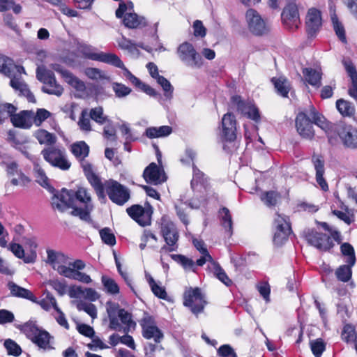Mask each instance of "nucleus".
<instances>
[{"mask_svg":"<svg viewBox=\"0 0 357 357\" xmlns=\"http://www.w3.org/2000/svg\"><path fill=\"white\" fill-rule=\"evenodd\" d=\"M128 215L142 227L149 226L152 222L153 206L146 202L144 206L133 204L126 208Z\"/></svg>","mask_w":357,"mask_h":357,"instance_id":"7","label":"nucleus"},{"mask_svg":"<svg viewBox=\"0 0 357 357\" xmlns=\"http://www.w3.org/2000/svg\"><path fill=\"white\" fill-rule=\"evenodd\" d=\"M103 136L105 139L112 142L117 140L116 128L110 119L109 122H106V125L103 128Z\"/></svg>","mask_w":357,"mask_h":357,"instance_id":"57","label":"nucleus"},{"mask_svg":"<svg viewBox=\"0 0 357 357\" xmlns=\"http://www.w3.org/2000/svg\"><path fill=\"white\" fill-rule=\"evenodd\" d=\"M19 328L31 340L36 338V335L40 331L35 323L32 321L26 322L20 326Z\"/></svg>","mask_w":357,"mask_h":357,"instance_id":"50","label":"nucleus"},{"mask_svg":"<svg viewBox=\"0 0 357 357\" xmlns=\"http://www.w3.org/2000/svg\"><path fill=\"white\" fill-rule=\"evenodd\" d=\"M177 54L179 59L188 66L200 67L202 65V57L188 42H184L178 46Z\"/></svg>","mask_w":357,"mask_h":357,"instance_id":"13","label":"nucleus"},{"mask_svg":"<svg viewBox=\"0 0 357 357\" xmlns=\"http://www.w3.org/2000/svg\"><path fill=\"white\" fill-rule=\"evenodd\" d=\"M321 12L318 9L312 8L308 10L306 15L305 26L306 31L309 36L314 37L317 35L321 27Z\"/></svg>","mask_w":357,"mask_h":357,"instance_id":"18","label":"nucleus"},{"mask_svg":"<svg viewBox=\"0 0 357 357\" xmlns=\"http://www.w3.org/2000/svg\"><path fill=\"white\" fill-rule=\"evenodd\" d=\"M100 235L102 241L109 245H114L116 243V238L114 234L112 233L109 228L105 227L100 231Z\"/></svg>","mask_w":357,"mask_h":357,"instance_id":"62","label":"nucleus"},{"mask_svg":"<svg viewBox=\"0 0 357 357\" xmlns=\"http://www.w3.org/2000/svg\"><path fill=\"white\" fill-rule=\"evenodd\" d=\"M193 158H189L190 159L189 161L186 159L182 158L181 161L183 163H192V178L190 182V185L192 189H195L199 185L203 186L204 188H206L209 186L208 178L206 176L204 172H202L195 165L194 162Z\"/></svg>","mask_w":357,"mask_h":357,"instance_id":"21","label":"nucleus"},{"mask_svg":"<svg viewBox=\"0 0 357 357\" xmlns=\"http://www.w3.org/2000/svg\"><path fill=\"white\" fill-rule=\"evenodd\" d=\"M305 238L310 244L321 251H329L334 246V243L328 235L314 229L308 230Z\"/></svg>","mask_w":357,"mask_h":357,"instance_id":"15","label":"nucleus"},{"mask_svg":"<svg viewBox=\"0 0 357 357\" xmlns=\"http://www.w3.org/2000/svg\"><path fill=\"white\" fill-rule=\"evenodd\" d=\"M33 112L23 110L18 114L13 113L10 121L16 128L29 129L33 125Z\"/></svg>","mask_w":357,"mask_h":357,"instance_id":"20","label":"nucleus"},{"mask_svg":"<svg viewBox=\"0 0 357 357\" xmlns=\"http://www.w3.org/2000/svg\"><path fill=\"white\" fill-rule=\"evenodd\" d=\"M334 126L331 130L328 138L333 137L334 132H337L343 144L350 149H356L357 147V129L351 125L337 126L332 123Z\"/></svg>","mask_w":357,"mask_h":357,"instance_id":"9","label":"nucleus"},{"mask_svg":"<svg viewBox=\"0 0 357 357\" xmlns=\"http://www.w3.org/2000/svg\"><path fill=\"white\" fill-rule=\"evenodd\" d=\"M296 128L299 135L305 139H312L315 132L313 124L321 128L327 136H330L333 128L332 123L319 112L314 105H311L309 109L297 114L295 119Z\"/></svg>","mask_w":357,"mask_h":357,"instance_id":"3","label":"nucleus"},{"mask_svg":"<svg viewBox=\"0 0 357 357\" xmlns=\"http://www.w3.org/2000/svg\"><path fill=\"white\" fill-rule=\"evenodd\" d=\"M52 303H53V308L56 312L57 314L54 316L57 323L65 328L66 329H69V324L68 323V321L65 317V314L61 310V309L59 307L56 300L54 297H50Z\"/></svg>","mask_w":357,"mask_h":357,"instance_id":"52","label":"nucleus"},{"mask_svg":"<svg viewBox=\"0 0 357 357\" xmlns=\"http://www.w3.org/2000/svg\"><path fill=\"white\" fill-rule=\"evenodd\" d=\"M106 310L109 321V328L111 330L123 333L121 343L135 350L136 344L134 339L128 335V333L135 331L137 326L132 314L125 309L121 308L119 303L112 301L107 302Z\"/></svg>","mask_w":357,"mask_h":357,"instance_id":"2","label":"nucleus"},{"mask_svg":"<svg viewBox=\"0 0 357 357\" xmlns=\"http://www.w3.org/2000/svg\"><path fill=\"white\" fill-rule=\"evenodd\" d=\"M333 29L335 32L339 40L343 43H347V40L346 37L345 29L343 24L339 21L337 17L334 15L331 17Z\"/></svg>","mask_w":357,"mask_h":357,"instance_id":"47","label":"nucleus"},{"mask_svg":"<svg viewBox=\"0 0 357 357\" xmlns=\"http://www.w3.org/2000/svg\"><path fill=\"white\" fill-rule=\"evenodd\" d=\"M211 268L213 275L223 284L227 287H229L232 284L231 280L227 276L224 269L218 263L213 261Z\"/></svg>","mask_w":357,"mask_h":357,"instance_id":"37","label":"nucleus"},{"mask_svg":"<svg viewBox=\"0 0 357 357\" xmlns=\"http://www.w3.org/2000/svg\"><path fill=\"white\" fill-rule=\"evenodd\" d=\"M8 354L15 356H19L22 353L20 347L13 340L8 339L4 342Z\"/></svg>","mask_w":357,"mask_h":357,"instance_id":"61","label":"nucleus"},{"mask_svg":"<svg viewBox=\"0 0 357 357\" xmlns=\"http://www.w3.org/2000/svg\"><path fill=\"white\" fill-rule=\"evenodd\" d=\"M354 265H351L349 263H347V264L342 265L339 266L335 271V275L338 280L347 282L351 278L352 275V270L351 268Z\"/></svg>","mask_w":357,"mask_h":357,"instance_id":"38","label":"nucleus"},{"mask_svg":"<svg viewBox=\"0 0 357 357\" xmlns=\"http://www.w3.org/2000/svg\"><path fill=\"white\" fill-rule=\"evenodd\" d=\"M101 280L106 291L108 294L116 295L119 293V287L114 279L107 275H102Z\"/></svg>","mask_w":357,"mask_h":357,"instance_id":"48","label":"nucleus"},{"mask_svg":"<svg viewBox=\"0 0 357 357\" xmlns=\"http://www.w3.org/2000/svg\"><path fill=\"white\" fill-rule=\"evenodd\" d=\"M6 248H8L16 257L22 259L25 263H33L36 259V251H30L29 253L25 254L22 246L18 243H12L8 245Z\"/></svg>","mask_w":357,"mask_h":357,"instance_id":"25","label":"nucleus"},{"mask_svg":"<svg viewBox=\"0 0 357 357\" xmlns=\"http://www.w3.org/2000/svg\"><path fill=\"white\" fill-rule=\"evenodd\" d=\"M303 74L306 81L312 86L319 88L321 85V75L319 72L312 68H305Z\"/></svg>","mask_w":357,"mask_h":357,"instance_id":"33","label":"nucleus"},{"mask_svg":"<svg viewBox=\"0 0 357 357\" xmlns=\"http://www.w3.org/2000/svg\"><path fill=\"white\" fill-rule=\"evenodd\" d=\"M206 302L199 288H190L184 293L185 306L188 307L192 313L199 314L204 308Z\"/></svg>","mask_w":357,"mask_h":357,"instance_id":"11","label":"nucleus"},{"mask_svg":"<svg viewBox=\"0 0 357 357\" xmlns=\"http://www.w3.org/2000/svg\"><path fill=\"white\" fill-rule=\"evenodd\" d=\"M312 163L314 165V169L316 171V181L324 191L328 190V185L324 178V174L325 173V162L324 160L320 158H316L312 160Z\"/></svg>","mask_w":357,"mask_h":357,"instance_id":"26","label":"nucleus"},{"mask_svg":"<svg viewBox=\"0 0 357 357\" xmlns=\"http://www.w3.org/2000/svg\"><path fill=\"white\" fill-rule=\"evenodd\" d=\"M87 180L90 183V184L94 188L97 196L99 199H105V183L103 184L101 181V179L98 176H97L95 173L88 176L86 177Z\"/></svg>","mask_w":357,"mask_h":357,"instance_id":"34","label":"nucleus"},{"mask_svg":"<svg viewBox=\"0 0 357 357\" xmlns=\"http://www.w3.org/2000/svg\"><path fill=\"white\" fill-rule=\"evenodd\" d=\"M271 82L273 84L278 95L284 98H287L288 96V93L290 90V84L287 79L284 77H280L278 78L273 77L271 79Z\"/></svg>","mask_w":357,"mask_h":357,"instance_id":"32","label":"nucleus"},{"mask_svg":"<svg viewBox=\"0 0 357 357\" xmlns=\"http://www.w3.org/2000/svg\"><path fill=\"white\" fill-rule=\"evenodd\" d=\"M47 257L46 262L56 271L57 267L61 266L60 264L66 263L67 260V258L63 253L52 249H47Z\"/></svg>","mask_w":357,"mask_h":357,"instance_id":"31","label":"nucleus"},{"mask_svg":"<svg viewBox=\"0 0 357 357\" xmlns=\"http://www.w3.org/2000/svg\"><path fill=\"white\" fill-rule=\"evenodd\" d=\"M70 150L74 156H88L89 146L84 141H79L72 144Z\"/></svg>","mask_w":357,"mask_h":357,"instance_id":"40","label":"nucleus"},{"mask_svg":"<svg viewBox=\"0 0 357 357\" xmlns=\"http://www.w3.org/2000/svg\"><path fill=\"white\" fill-rule=\"evenodd\" d=\"M220 214L222 220V225L227 232L228 236H231L233 233V223L229 210L226 207H223L220 211Z\"/></svg>","mask_w":357,"mask_h":357,"instance_id":"39","label":"nucleus"},{"mask_svg":"<svg viewBox=\"0 0 357 357\" xmlns=\"http://www.w3.org/2000/svg\"><path fill=\"white\" fill-rule=\"evenodd\" d=\"M122 136L124 137L125 142L123 143V149L128 152L131 151V142H135L138 139L131 130L130 125L127 122H123L121 124L118 126Z\"/></svg>","mask_w":357,"mask_h":357,"instance_id":"30","label":"nucleus"},{"mask_svg":"<svg viewBox=\"0 0 357 357\" xmlns=\"http://www.w3.org/2000/svg\"><path fill=\"white\" fill-rule=\"evenodd\" d=\"M172 132V128L169 126H151L145 130L144 135L149 139L162 138L169 136Z\"/></svg>","mask_w":357,"mask_h":357,"instance_id":"29","label":"nucleus"},{"mask_svg":"<svg viewBox=\"0 0 357 357\" xmlns=\"http://www.w3.org/2000/svg\"><path fill=\"white\" fill-rule=\"evenodd\" d=\"M342 255L346 257L345 262L355 265L356 258L354 247L349 243H343L340 246Z\"/></svg>","mask_w":357,"mask_h":357,"instance_id":"42","label":"nucleus"},{"mask_svg":"<svg viewBox=\"0 0 357 357\" xmlns=\"http://www.w3.org/2000/svg\"><path fill=\"white\" fill-rule=\"evenodd\" d=\"M64 77L66 82L78 91H84L86 86L84 82L73 75L70 72H64Z\"/></svg>","mask_w":357,"mask_h":357,"instance_id":"49","label":"nucleus"},{"mask_svg":"<svg viewBox=\"0 0 357 357\" xmlns=\"http://www.w3.org/2000/svg\"><path fill=\"white\" fill-rule=\"evenodd\" d=\"M341 208L345 211L339 210H333L332 213L334 215L337 216L340 220L344 221L346 224L350 225L354 221V215L349 214L348 207L342 204Z\"/></svg>","mask_w":357,"mask_h":357,"instance_id":"51","label":"nucleus"},{"mask_svg":"<svg viewBox=\"0 0 357 357\" xmlns=\"http://www.w3.org/2000/svg\"><path fill=\"white\" fill-rule=\"evenodd\" d=\"M13 71L24 72V67L15 65L10 58L0 55V72L10 77L13 76Z\"/></svg>","mask_w":357,"mask_h":357,"instance_id":"27","label":"nucleus"},{"mask_svg":"<svg viewBox=\"0 0 357 357\" xmlns=\"http://www.w3.org/2000/svg\"><path fill=\"white\" fill-rule=\"evenodd\" d=\"M90 118L100 125H103L109 122L108 116L104 114L102 107L92 108L89 112Z\"/></svg>","mask_w":357,"mask_h":357,"instance_id":"45","label":"nucleus"},{"mask_svg":"<svg viewBox=\"0 0 357 357\" xmlns=\"http://www.w3.org/2000/svg\"><path fill=\"white\" fill-rule=\"evenodd\" d=\"M245 18L249 31L255 36H263L268 32V27L259 13L254 9H248Z\"/></svg>","mask_w":357,"mask_h":357,"instance_id":"14","label":"nucleus"},{"mask_svg":"<svg viewBox=\"0 0 357 357\" xmlns=\"http://www.w3.org/2000/svg\"><path fill=\"white\" fill-rule=\"evenodd\" d=\"M50 334L45 331L40 330L36 335V338H33L31 341L40 348L48 349L52 348L50 345Z\"/></svg>","mask_w":357,"mask_h":357,"instance_id":"41","label":"nucleus"},{"mask_svg":"<svg viewBox=\"0 0 357 357\" xmlns=\"http://www.w3.org/2000/svg\"><path fill=\"white\" fill-rule=\"evenodd\" d=\"M275 231L273 236V243L277 246L283 245L288 239L291 233L289 218L277 213L274 219Z\"/></svg>","mask_w":357,"mask_h":357,"instance_id":"10","label":"nucleus"},{"mask_svg":"<svg viewBox=\"0 0 357 357\" xmlns=\"http://www.w3.org/2000/svg\"><path fill=\"white\" fill-rule=\"evenodd\" d=\"M112 89L116 96L118 98H123L130 94L132 91L130 88L118 82H114L112 84Z\"/></svg>","mask_w":357,"mask_h":357,"instance_id":"60","label":"nucleus"},{"mask_svg":"<svg viewBox=\"0 0 357 357\" xmlns=\"http://www.w3.org/2000/svg\"><path fill=\"white\" fill-rule=\"evenodd\" d=\"M336 107L339 112L344 116H352L355 114V107L349 101L339 99L336 101Z\"/></svg>","mask_w":357,"mask_h":357,"instance_id":"36","label":"nucleus"},{"mask_svg":"<svg viewBox=\"0 0 357 357\" xmlns=\"http://www.w3.org/2000/svg\"><path fill=\"white\" fill-rule=\"evenodd\" d=\"M280 198V194L277 191H266L261 195V199L267 206H274Z\"/></svg>","mask_w":357,"mask_h":357,"instance_id":"44","label":"nucleus"},{"mask_svg":"<svg viewBox=\"0 0 357 357\" xmlns=\"http://www.w3.org/2000/svg\"><path fill=\"white\" fill-rule=\"evenodd\" d=\"M171 258L179 263L184 269L196 272L195 263L192 259L182 255H171Z\"/></svg>","mask_w":357,"mask_h":357,"instance_id":"43","label":"nucleus"},{"mask_svg":"<svg viewBox=\"0 0 357 357\" xmlns=\"http://www.w3.org/2000/svg\"><path fill=\"white\" fill-rule=\"evenodd\" d=\"M8 287L12 296L26 298L32 302H37V298L31 291L17 285L13 282H9Z\"/></svg>","mask_w":357,"mask_h":357,"instance_id":"28","label":"nucleus"},{"mask_svg":"<svg viewBox=\"0 0 357 357\" xmlns=\"http://www.w3.org/2000/svg\"><path fill=\"white\" fill-rule=\"evenodd\" d=\"M86 57L93 60L102 62L116 68H124V64L121 59L115 54L100 52H90L86 54Z\"/></svg>","mask_w":357,"mask_h":357,"instance_id":"19","label":"nucleus"},{"mask_svg":"<svg viewBox=\"0 0 357 357\" xmlns=\"http://www.w3.org/2000/svg\"><path fill=\"white\" fill-rule=\"evenodd\" d=\"M51 113L45 109H38L36 114H33V122L36 126H40L43 121L51 116Z\"/></svg>","mask_w":357,"mask_h":357,"instance_id":"59","label":"nucleus"},{"mask_svg":"<svg viewBox=\"0 0 357 357\" xmlns=\"http://www.w3.org/2000/svg\"><path fill=\"white\" fill-rule=\"evenodd\" d=\"M342 63L351 79L357 77V70L350 58L344 57L342 60Z\"/></svg>","mask_w":357,"mask_h":357,"instance_id":"63","label":"nucleus"},{"mask_svg":"<svg viewBox=\"0 0 357 357\" xmlns=\"http://www.w3.org/2000/svg\"><path fill=\"white\" fill-rule=\"evenodd\" d=\"M147 280L154 295L160 298L166 299L167 294L165 287L158 285L151 275L147 278Z\"/></svg>","mask_w":357,"mask_h":357,"instance_id":"55","label":"nucleus"},{"mask_svg":"<svg viewBox=\"0 0 357 357\" xmlns=\"http://www.w3.org/2000/svg\"><path fill=\"white\" fill-rule=\"evenodd\" d=\"M160 232L166 244L160 250V252L167 253L176 251L178 248L179 233L175 224L164 215L160 220Z\"/></svg>","mask_w":357,"mask_h":357,"instance_id":"5","label":"nucleus"},{"mask_svg":"<svg viewBox=\"0 0 357 357\" xmlns=\"http://www.w3.org/2000/svg\"><path fill=\"white\" fill-rule=\"evenodd\" d=\"M36 78L50 86V88L46 86H42L41 90L43 93L58 97L63 94V88L57 83L54 73L52 70L46 69L45 66H38L36 69Z\"/></svg>","mask_w":357,"mask_h":357,"instance_id":"6","label":"nucleus"},{"mask_svg":"<svg viewBox=\"0 0 357 357\" xmlns=\"http://www.w3.org/2000/svg\"><path fill=\"white\" fill-rule=\"evenodd\" d=\"M143 176L147 183L154 185L160 184L165 181L163 170L154 162L146 167Z\"/></svg>","mask_w":357,"mask_h":357,"instance_id":"22","label":"nucleus"},{"mask_svg":"<svg viewBox=\"0 0 357 357\" xmlns=\"http://www.w3.org/2000/svg\"><path fill=\"white\" fill-rule=\"evenodd\" d=\"M25 73L24 72L19 73L18 71H13V76L9 77L10 86L15 91H19L20 94L26 98L29 102L35 103L36 100L33 93L29 90L28 85L22 80L21 75Z\"/></svg>","mask_w":357,"mask_h":357,"instance_id":"17","label":"nucleus"},{"mask_svg":"<svg viewBox=\"0 0 357 357\" xmlns=\"http://www.w3.org/2000/svg\"><path fill=\"white\" fill-rule=\"evenodd\" d=\"M157 82L162 86L166 100H171L173 97L174 87L169 81L165 77L160 76L158 77Z\"/></svg>","mask_w":357,"mask_h":357,"instance_id":"54","label":"nucleus"},{"mask_svg":"<svg viewBox=\"0 0 357 357\" xmlns=\"http://www.w3.org/2000/svg\"><path fill=\"white\" fill-rule=\"evenodd\" d=\"M139 322L142 329V335L144 338L148 340L153 338L156 343L161 342L164 337L163 333L157 326L155 321L152 316L144 313V317Z\"/></svg>","mask_w":357,"mask_h":357,"instance_id":"12","label":"nucleus"},{"mask_svg":"<svg viewBox=\"0 0 357 357\" xmlns=\"http://www.w3.org/2000/svg\"><path fill=\"white\" fill-rule=\"evenodd\" d=\"M105 192L109 199L117 205L122 206L130 198L128 188L113 180L105 183Z\"/></svg>","mask_w":357,"mask_h":357,"instance_id":"8","label":"nucleus"},{"mask_svg":"<svg viewBox=\"0 0 357 357\" xmlns=\"http://www.w3.org/2000/svg\"><path fill=\"white\" fill-rule=\"evenodd\" d=\"M52 206L60 212L72 208L71 215L78 216L81 220L91 222L90 213L93 209L91 196L87 189L79 187L76 191L63 188L59 194L52 198Z\"/></svg>","mask_w":357,"mask_h":357,"instance_id":"1","label":"nucleus"},{"mask_svg":"<svg viewBox=\"0 0 357 357\" xmlns=\"http://www.w3.org/2000/svg\"><path fill=\"white\" fill-rule=\"evenodd\" d=\"M232 102L235 104L237 107V109L238 112H240L241 114H244L245 116L249 111L250 108L252 105V104L250 102H246L241 99L240 96H234L231 98Z\"/></svg>","mask_w":357,"mask_h":357,"instance_id":"58","label":"nucleus"},{"mask_svg":"<svg viewBox=\"0 0 357 357\" xmlns=\"http://www.w3.org/2000/svg\"><path fill=\"white\" fill-rule=\"evenodd\" d=\"M281 18L284 25L290 31L298 29L301 21L298 9L296 3H288L282 10Z\"/></svg>","mask_w":357,"mask_h":357,"instance_id":"16","label":"nucleus"},{"mask_svg":"<svg viewBox=\"0 0 357 357\" xmlns=\"http://www.w3.org/2000/svg\"><path fill=\"white\" fill-rule=\"evenodd\" d=\"M123 24L128 29H142L147 26V20L144 16L138 15L135 13H126Z\"/></svg>","mask_w":357,"mask_h":357,"instance_id":"24","label":"nucleus"},{"mask_svg":"<svg viewBox=\"0 0 357 357\" xmlns=\"http://www.w3.org/2000/svg\"><path fill=\"white\" fill-rule=\"evenodd\" d=\"M311 350L316 357H320L325 350V343L321 339H317L310 343Z\"/></svg>","mask_w":357,"mask_h":357,"instance_id":"64","label":"nucleus"},{"mask_svg":"<svg viewBox=\"0 0 357 357\" xmlns=\"http://www.w3.org/2000/svg\"><path fill=\"white\" fill-rule=\"evenodd\" d=\"M77 308L78 310H83L86 312L93 319L97 317V308L95 305L79 301L77 303Z\"/></svg>","mask_w":357,"mask_h":357,"instance_id":"56","label":"nucleus"},{"mask_svg":"<svg viewBox=\"0 0 357 357\" xmlns=\"http://www.w3.org/2000/svg\"><path fill=\"white\" fill-rule=\"evenodd\" d=\"M220 138L223 142V149L227 154L233 155L236 150V139L237 137L236 120L235 116L227 112L222 118L220 128Z\"/></svg>","mask_w":357,"mask_h":357,"instance_id":"4","label":"nucleus"},{"mask_svg":"<svg viewBox=\"0 0 357 357\" xmlns=\"http://www.w3.org/2000/svg\"><path fill=\"white\" fill-rule=\"evenodd\" d=\"M57 271L60 275L64 277L77 280L84 284H89L92 281L91 277L86 273L66 266H59L57 267Z\"/></svg>","mask_w":357,"mask_h":357,"instance_id":"23","label":"nucleus"},{"mask_svg":"<svg viewBox=\"0 0 357 357\" xmlns=\"http://www.w3.org/2000/svg\"><path fill=\"white\" fill-rule=\"evenodd\" d=\"M45 160L53 167L61 169V170H68L71 162L67 158H45Z\"/></svg>","mask_w":357,"mask_h":357,"instance_id":"53","label":"nucleus"},{"mask_svg":"<svg viewBox=\"0 0 357 357\" xmlns=\"http://www.w3.org/2000/svg\"><path fill=\"white\" fill-rule=\"evenodd\" d=\"M35 137L40 144L52 146L56 142V137L54 134L43 129L37 130Z\"/></svg>","mask_w":357,"mask_h":357,"instance_id":"35","label":"nucleus"},{"mask_svg":"<svg viewBox=\"0 0 357 357\" xmlns=\"http://www.w3.org/2000/svg\"><path fill=\"white\" fill-rule=\"evenodd\" d=\"M17 111V107L11 103H0V123L10 118Z\"/></svg>","mask_w":357,"mask_h":357,"instance_id":"46","label":"nucleus"}]
</instances>
